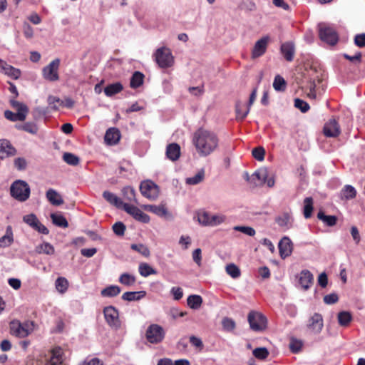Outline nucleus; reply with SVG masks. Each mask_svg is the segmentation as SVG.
Masks as SVG:
<instances>
[{
    "mask_svg": "<svg viewBox=\"0 0 365 365\" xmlns=\"http://www.w3.org/2000/svg\"><path fill=\"white\" fill-rule=\"evenodd\" d=\"M155 59L158 65L162 68L171 67L174 63V58L170 50L166 47H161L156 50Z\"/></svg>",
    "mask_w": 365,
    "mask_h": 365,
    "instance_id": "39448f33",
    "label": "nucleus"
},
{
    "mask_svg": "<svg viewBox=\"0 0 365 365\" xmlns=\"http://www.w3.org/2000/svg\"><path fill=\"white\" fill-rule=\"evenodd\" d=\"M46 198L53 205H60L63 203L61 196L53 189H48L46 192Z\"/></svg>",
    "mask_w": 365,
    "mask_h": 365,
    "instance_id": "a878e982",
    "label": "nucleus"
},
{
    "mask_svg": "<svg viewBox=\"0 0 365 365\" xmlns=\"http://www.w3.org/2000/svg\"><path fill=\"white\" fill-rule=\"evenodd\" d=\"M36 252L51 255L54 254V247L48 242H43L36 247Z\"/></svg>",
    "mask_w": 365,
    "mask_h": 365,
    "instance_id": "c03bdc74",
    "label": "nucleus"
},
{
    "mask_svg": "<svg viewBox=\"0 0 365 365\" xmlns=\"http://www.w3.org/2000/svg\"><path fill=\"white\" fill-rule=\"evenodd\" d=\"M31 189L29 184L22 180H16L10 187L11 197L19 202H25L29 198Z\"/></svg>",
    "mask_w": 365,
    "mask_h": 365,
    "instance_id": "f03ea898",
    "label": "nucleus"
},
{
    "mask_svg": "<svg viewBox=\"0 0 365 365\" xmlns=\"http://www.w3.org/2000/svg\"><path fill=\"white\" fill-rule=\"evenodd\" d=\"M143 78L144 75L142 73L139 71L134 72L130 79V87L133 88H138L143 84Z\"/></svg>",
    "mask_w": 365,
    "mask_h": 365,
    "instance_id": "79ce46f5",
    "label": "nucleus"
},
{
    "mask_svg": "<svg viewBox=\"0 0 365 365\" xmlns=\"http://www.w3.org/2000/svg\"><path fill=\"white\" fill-rule=\"evenodd\" d=\"M16 148L6 139L0 140V158L4 160L6 158L15 155Z\"/></svg>",
    "mask_w": 365,
    "mask_h": 365,
    "instance_id": "dca6fc26",
    "label": "nucleus"
},
{
    "mask_svg": "<svg viewBox=\"0 0 365 365\" xmlns=\"http://www.w3.org/2000/svg\"><path fill=\"white\" fill-rule=\"evenodd\" d=\"M341 194L342 199H345L346 200H351L356 197V190L353 186L346 185L341 190Z\"/></svg>",
    "mask_w": 365,
    "mask_h": 365,
    "instance_id": "58836bf2",
    "label": "nucleus"
},
{
    "mask_svg": "<svg viewBox=\"0 0 365 365\" xmlns=\"http://www.w3.org/2000/svg\"><path fill=\"white\" fill-rule=\"evenodd\" d=\"M247 175V181L255 186L262 185L266 182L268 178V172L266 168H260L256 170L251 176Z\"/></svg>",
    "mask_w": 365,
    "mask_h": 365,
    "instance_id": "ddd939ff",
    "label": "nucleus"
},
{
    "mask_svg": "<svg viewBox=\"0 0 365 365\" xmlns=\"http://www.w3.org/2000/svg\"><path fill=\"white\" fill-rule=\"evenodd\" d=\"M281 52L287 61H292L295 53L294 44L288 41L282 43L280 48Z\"/></svg>",
    "mask_w": 365,
    "mask_h": 365,
    "instance_id": "aec40b11",
    "label": "nucleus"
},
{
    "mask_svg": "<svg viewBox=\"0 0 365 365\" xmlns=\"http://www.w3.org/2000/svg\"><path fill=\"white\" fill-rule=\"evenodd\" d=\"M313 209V198L312 197H306L304 200L303 209V215L306 219H309L312 217Z\"/></svg>",
    "mask_w": 365,
    "mask_h": 365,
    "instance_id": "72a5a7b5",
    "label": "nucleus"
},
{
    "mask_svg": "<svg viewBox=\"0 0 365 365\" xmlns=\"http://www.w3.org/2000/svg\"><path fill=\"white\" fill-rule=\"evenodd\" d=\"M10 104L11 107L16 110L17 113H21V115H24L25 120L29 113L28 106L26 104L19 102L14 99L10 100Z\"/></svg>",
    "mask_w": 365,
    "mask_h": 365,
    "instance_id": "7c9ffc66",
    "label": "nucleus"
},
{
    "mask_svg": "<svg viewBox=\"0 0 365 365\" xmlns=\"http://www.w3.org/2000/svg\"><path fill=\"white\" fill-rule=\"evenodd\" d=\"M204 178L205 171L203 169H202L193 177L187 178L186 179V183L188 185H197L201 182L203 180Z\"/></svg>",
    "mask_w": 365,
    "mask_h": 365,
    "instance_id": "de8ad7c7",
    "label": "nucleus"
},
{
    "mask_svg": "<svg viewBox=\"0 0 365 365\" xmlns=\"http://www.w3.org/2000/svg\"><path fill=\"white\" fill-rule=\"evenodd\" d=\"M123 210L139 222L148 223L150 221V217L136 206L126 203L124 205Z\"/></svg>",
    "mask_w": 365,
    "mask_h": 365,
    "instance_id": "f8f14e48",
    "label": "nucleus"
},
{
    "mask_svg": "<svg viewBox=\"0 0 365 365\" xmlns=\"http://www.w3.org/2000/svg\"><path fill=\"white\" fill-rule=\"evenodd\" d=\"M292 244L290 239L284 237L279 242V252L282 258L284 259L292 254Z\"/></svg>",
    "mask_w": 365,
    "mask_h": 365,
    "instance_id": "f3484780",
    "label": "nucleus"
},
{
    "mask_svg": "<svg viewBox=\"0 0 365 365\" xmlns=\"http://www.w3.org/2000/svg\"><path fill=\"white\" fill-rule=\"evenodd\" d=\"M302 345V342L300 340L292 339L291 342L289 344V349L292 352L297 353L301 350Z\"/></svg>",
    "mask_w": 365,
    "mask_h": 365,
    "instance_id": "e2e57ef3",
    "label": "nucleus"
},
{
    "mask_svg": "<svg viewBox=\"0 0 365 365\" xmlns=\"http://www.w3.org/2000/svg\"><path fill=\"white\" fill-rule=\"evenodd\" d=\"M123 90V86L120 83L117 82L107 86L104 88V93L107 96H112L120 93Z\"/></svg>",
    "mask_w": 365,
    "mask_h": 365,
    "instance_id": "c9c22d12",
    "label": "nucleus"
},
{
    "mask_svg": "<svg viewBox=\"0 0 365 365\" xmlns=\"http://www.w3.org/2000/svg\"><path fill=\"white\" fill-rule=\"evenodd\" d=\"M233 230L241 232L248 236H254L256 233L255 229L249 226H235Z\"/></svg>",
    "mask_w": 365,
    "mask_h": 365,
    "instance_id": "6e6d98bb",
    "label": "nucleus"
},
{
    "mask_svg": "<svg viewBox=\"0 0 365 365\" xmlns=\"http://www.w3.org/2000/svg\"><path fill=\"white\" fill-rule=\"evenodd\" d=\"M307 327L309 331L314 334H319L321 333L324 327L322 315L319 313H314L309 318Z\"/></svg>",
    "mask_w": 365,
    "mask_h": 365,
    "instance_id": "9b49d317",
    "label": "nucleus"
},
{
    "mask_svg": "<svg viewBox=\"0 0 365 365\" xmlns=\"http://www.w3.org/2000/svg\"><path fill=\"white\" fill-rule=\"evenodd\" d=\"M197 220L200 224L202 225H211V216L206 212H203L202 214H199L197 216Z\"/></svg>",
    "mask_w": 365,
    "mask_h": 365,
    "instance_id": "0e129e2a",
    "label": "nucleus"
},
{
    "mask_svg": "<svg viewBox=\"0 0 365 365\" xmlns=\"http://www.w3.org/2000/svg\"><path fill=\"white\" fill-rule=\"evenodd\" d=\"M51 218L53 223L58 227L66 228L68 226L66 219L61 214L52 213Z\"/></svg>",
    "mask_w": 365,
    "mask_h": 365,
    "instance_id": "ea45409f",
    "label": "nucleus"
},
{
    "mask_svg": "<svg viewBox=\"0 0 365 365\" xmlns=\"http://www.w3.org/2000/svg\"><path fill=\"white\" fill-rule=\"evenodd\" d=\"M14 241L13 232L11 226H8L6 233L0 237V247H6L11 245Z\"/></svg>",
    "mask_w": 365,
    "mask_h": 365,
    "instance_id": "c756f323",
    "label": "nucleus"
},
{
    "mask_svg": "<svg viewBox=\"0 0 365 365\" xmlns=\"http://www.w3.org/2000/svg\"><path fill=\"white\" fill-rule=\"evenodd\" d=\"M187 303L191 309H197L202 304V298L200 295H190L187 299Z\"/></svg>",
    "mask_w": 365,
    "mask_h": 365,
    "instance_id": "f704fd0d",
    "label": "nucleus"
},
{
    "mask_svg": "<svg viewBox=\"0 0 365 365\" xmlns=\"http://www.w3.org/2000/svg\"><path fill=\"white\" fill-rule=\"evenodd\" d=\"M265 150L263 147H257L252 150L253 157L258 161H262L264 158Z\"/></svg>",
    "mask_w": 365,
    "mask_h": 365,
    "instance_id": "680f3d73",
    "label": "nucleus"
},
{
    "mask_svg": "<svg viewBox=\"0 0 365 365\" xmlns=\"http://www.w3.org/2000/svg\"><path fill=\"white\" fill-rule=\"evenodd\" d=\"M223 329L226 331H232L235 328V322L233 319L228 317H224L222 320Z\"/></svg>",
    "mask_w": 365,
    "mask_h": 365,
    "instance_id": "13d9d810",
    "label": "nucleus"
},
{
    "mask_svg": "<svg viewBox=\"0 0 365 365\" xmlns=\"http://www.w3.org/2000/svg\"><path fill=\"white\" fill-rule=\"evenodd\" d=\"M0 63H4L6 67H3V70L6 74L11 76L14 78H18L20 76L21 72L19 69L14 68L13 66L8 65L4 61L0 60Z\"/></svg>",
    "mask_w": 365,
    "mask_h": 365,
    "instance_id": "49530a36",
    "label": "nucleus"
},
{
    "mask_svg": "<svg viewBox=\"0 0 365 365\" xmlns=\"http://www.w3.org/2000/svg\"><path fill=\"white\" fill-rule=\"evenodd\" d=\"M318 26L319 37L322 41L331 46L335 45L338 42V34L332 27L325 24H319Z\"/></svg>",
    "mask_w": 365,
    "mask_h": 365,
    "instance_id": "423d86ee",
    "label": "nucleus"
},
{
    "mask_svg": "<svg viewBox=\"0 0 365 365\" xmlns=\"http://www.w3.org/2000/svg\"><path fill=\"white\" fill-rule=\"evenodd\" d=\"M247 319L253 331H262L267 327V318L261 313L252 311L249 313Z\"/></svg>",
    "mask_w": 365,
    "mask_h": 365,
    "instance_id": "0eeeda50",
    "label": "nucleus"
},
{
    "mask_svg": "<svg viewBox=\"0 0 365 365\" xmlns=\"http://www.w3.org/2000/svg\"><path fill=\"white\" fill-rule=\"evenodd\" d=\"M143 209L151 212L159 217H166L169 215V212L164 205H145L143 206Z\"/></svg>",
    "mask_w": 365,
    "mask_h": 365,
    "instance_id": "412c9836",
    "label": "nucleus"
},
{
    "mask_svg": "<svg viewBox=\"0 0 365 365\" xmlns=\"http://www.w3.org/2000/svg\"><path fill=\"white\" fill-rule=\"evenodd\" d=\"M226 272L233 279H237L240 276V269L233 263L229 264L225 267Z\"/></svg>",
    "mask_w": 365,
    "mask_h": 365,
    "instance_id": "09e8293b",
    "label": "nucleus"
},
{
    "mask_svg": "<svg viewBox=\"0 0 365 365\" xmlns=\"http://www.w3.org/2000/svg\"><path fill=\"white\" fill-rule=\"evenodd\" d=\"M250 108L247 105L241 103L237 102L235 111L237 115V120H243L246 118L250 112Z\"/></svg>",
    "mask_w": 365,
    "mask_h": 365,
    "instance_id": "c85d7f7f",
    "label": "nucleus"
},
{
    "mask_svg": "<svg viewBox=\"0 0 365 365\" xmlns=\"http://www.w3.org/2000/svg\"><path fill=\"white\" fill-rule=\"evenodd\" d=\"M130 248L145 257H148L150 255V250L143 244H132Z\"/></svg>",
    "mask_w": 365,
    "mask_h": 365,
    "instance_id": "a18cd8bd",
    "label": "nucleus"
},
{
    "mask_svg": "<svg viewBox=\"0 0 365 365\" xmlns=\"http://www.w3.org/2000/svg\"><path fill=\"white\" fill-rule=\"evenodd\" d=\"M60 66V59L53 60L48 65L43 68L42 73L43 78L49 81H56L59 79L58 68Z\"/></svg>",
    "mask_w": 365,
    "mask_h": 365,
    "instance_id": "9d476101",
    "label": "nucleus"
},
{
    "mask_svg": "<svg viewBox=\"0 0 365 365\" xmlns=\"http://www.w3.org/2000/svg\"><path fill=\"white\" fill-rule=\"evenodd\" d=\"M269 41V37L265 36L256 41L252 50V58H257L266 52Z\"/></svg>",
    "mask_w": 365,
    "mask_h": 365,
    "instance_id": "4468645a",
    "label": "nucleus"
},
{
    "mask_svg": "<svg viewBox=\"0 0 365 365\" xmlns=\"http://www.w3.org/2000/svg\"><path fill=\"white\" fill-rule=\"evenodd\" d=\"M113 231L118 236L124 235L125 231V226L121 222H117L113 225Z\"/></svg>",
    "mask_w": 365,
    "mask_h": 365,
    "instance_id": "052dcab7",
    "label": "nucleus"
},
{
    "mask_svg": "<svg viewBox=\"0 0 365 365\" xmlns=\"http://www.w3.org/2000/svg\"><path fill=\"white\" fill-rule=\"evenodd\" d=\"M4 117L11 120V121H13V122H16V121H24V115H21V113H14L11 110H5L4 112Z\"/></svg>",
    "mask_w": 365,
    "mask_h": 365,
    "instance_id": "3c124183",
    "label": "nucleus"
},
{
    "mask_svg": "<svg viewBox=\"0 0 365 365\" xmlns=\"http://www.w3.org/2000/svg\"><path fill=\"white\" fill-rule=\"evenodd\" d=\"M63 351L61 348H56L51 352V356L49 359V365H60L63 363Z\"/></svg>",
    "mask_w": 365,
    "mask_h": 365,
    "instance_id": "bb28decb",
    "label": "nucleus"
},
{
    "mask_svg": "<svg viewBox=\"0 0 365 365\" xmlns=\"http://www.w3.org/2000/svg\"><path fill=\"white\" fill-rule=\"evenodd\" d=\"M338 323L341 327H347L352 320V315L349 312L342 311L338 313Z\"/></svg>",
    "mask_w": 365,
    "mask_h": 365,
    "instance_id": "2f4dec72",
    "label": "nucleus"
},
{
    "mask_svg": "<svg viewBox=\"0 0 365 365\" xmlns=\"http://www.w3.org/2000/svg\"><path fill=\"white\" fill-rule=\"evenodd\" d=\"M317 217L324 222L327 226H334L336 225L337 218L334 215H326L322 211L317 214Z\"/></svg>",
    "mask_w": 365,
    "mask_h": 365,
    "instance_id": "a19ab883",
    "label": "nucleus"
},
{
    "mask_svg": "<svg viewBox=\"0 0 365 365\" xmlns=\"http://www.w3.org/2000/svg\"><path fill=\"white\" fill-rule=\"evenodd\" d=\"M253 355L259 359H265L269 356V351L265 347H259L253 350Z\"/></svg>",
    "mask_w": 365,
    "mask_h": 365,
    "instance_id": "5fc2aeb1",
    "label": "nucleus"
},
{
    "mask_svg": "<svg viewBox=\"0 0 365 365\" xmlns=\"http://www.w3.org/2000/svg\"><path fill=\"white\" fill-rule=\"evenodd\" d=\"M16 128L19 130H22L33 135L36 134L38 130L36 124L31 122H27L23 125H16Z\"/></svg>",
    "mask_w": 365,
    "mask_h": 365,
    "instance_id": "37998d69",
    "label": "nucleus"
},
{
    "mask_svg": "<svg viewBox=\"0 0 365 365\" xmlns=\"http://www.w3.org/2000/svg\"><path fill=\"white\" fill-rule=\"evenodd\" d=\"M324 134L327 137L335 138L340 134L341 130L338 122L332 118L329 120L324 126Z\"/></svg>",
    "mask_w": 365,
    "mask_h": 365,
    "instance_id": "2eb2a0df",
    "label": "nucleus"
},
{
    "mask_svg": "<svg viewBox=\"0 0 365 365\" xmlns=\"http://www.w3.org/2000/svg\"><path fill=\"white\" fill-rule=\"evenodd\" d=\"M138 271L140 274L144 277H147L151 274H157V271L150 264L145 262H143L139 264Z\"/></svg>",
    "mask_w": 365,
    "mask_h": 365,
    "instance_id": "e433bc0d",
    "label": "nucleus"
},
{
    "mask_svg": "<svg viewBox=\"0 0 365 365\" xmlns=\"http://www.w3.org/2000/svg\"><path fill=\"white\" fill-rule=\"evenodd\" d=\"M165 337V331L163 327L158 324L149 325L145 331V339L152 344L161 343Z\"/></svg>",
    "mask_w": 365,
    "mask_h": 365,
    "instance_id": "7ed1b4c3",
    "label": "nucleus"
},
{
    "mask_svg": "<svg viewBox=\"0 0 365 365\" xmlns=\"http://www.w3.org/2000/svg\"><path fill=\"white\" fill-rule=\"evenodd\" d=\"M23 221L34 228L39 220L34 214H29L24 216Z\"/></svg>",
    "mask_w": 365,
    "mask_h": 365,
    "instance_id": "bf43d9fd",
    "label": "nucleus"
},
{
    "mask_svg": "<svg viewBox=\"0 0 365 365\" xmlns=\"http://www.w3.org/2000/svg\"><path fill=\"white\" fill-rule=\"evenodd\" d=\"M313 280V274L307 269L302 270L299 274V284L304 290H307L310 287Z\"/></svg>",
    "mask_w": 365,
    "mask_h": 365,
    "instance_id": "a211bd4d",
    "label": "nucleus"
},
{
    "mask_svg": "<svg viewBox=\"0 0 365 365\" xmlns=\"http://www.w3.org/2000/svg\"><path fill=\"white\" fill-rule=\"evenodd\" d=\"M122 194L123 198L128 202H133L138 204L137 199L135 197V191L133 187L127 186L122 189Z\"/></svg>",
    "mask_w": 365,
    "mask_h": 365,
    "instance_id": "473e14b6",
    "label": "nucleus"
},
{
    "mask_svg": "<svg viewBox=\"0 0 365 365\" xmlns=\"http://www.w3.org/2000/svg\"><path fill=\"white\" fill-rule=\"evenodd\" d=\"M103 314L107 324L113 329H118L120 327L118 310L113 306H108L103 309Z\"/></svg>",
    "mask_w": 365,
    "mask_h": 365,
    "instance_id": "1a4fd4ad",
    "label": "nucleus"
},
{
    "mask_svg": "<svg viewBox=\"0 0 365 365\" xmlns=\"http://www.w3.org/2000/svg\"><path fill=\"white\" fill-rule=\"evenodd\" d=\"M273 87L277 91H284L286 88V82L284 79L280 76H275L273 82Z\"/></svg>",
    "mask_w": 365,
    "mask_h": 365,
    "instance_id": "603ef678",
    "label": "nucleus"
},
{
    "mask_svg": "<svg viewBox=\"0 0 365 365\" xmlns=\"http://www.w3.org/2000/svg\"><path fill=\"white\" fill-rule=\"evenodd\" d=\"M33 325L32 322L21 323L18 320H13L9 324L10 332L16 337L24 338L33 331Z\"/></svg>",
    "mask_w": 365,
    "mask_h": 365,
    "instance_id": "20e7f679",
    "label": "nucleus"
},
{
    "mask_svg": "<svg viewBox=\"0 0 365 365\" xmlns=\"http://www.w3.org/2000/svg\"><path fill=\"white\" fill-rule=\"evenodd\" d=\"M192 143L199 155L206 157L217 148L219 139L215 133L200 128L193 134Z\"/></svg>",
    "mask_w": 365,
    "mask_h": 365,
    "instance_id": "f257e3e1",
    "label": "nucleus"
},
{
    "mask_svg": "<svg viewBox=\"0 0 365 365\" xmlns=\"http://www.w3.org/2000/svg\"><path fill=\"white\" fill-rule=\"evenodd\" d=\"M103 198L110 204L115 206L117 208H124V203L117 195L109 192L104 191L103 192Z\"/></svg>",
    "mask_w": 365,
    "mask_h": 365,
    "instance_id": "5701e85b",
    "label": "nucleus"
},
{
    "mask_svg": "<svg viewBox=\"0 0 365 365\" xmlns=\"http://www.w3.org/2000/svg\"><path fill=\"white\" fill-rule=\"evenodd\" d=\"M120 138V133L118 128H109L104 137V140L106 144L109 145H115L118 143Z\"/></svg>",
    "mask_w": 365,
    "mask_h": 365,
    "instance_id": "6ab92c4d",
    "label": "nucleus"
},
{
    "mask_svg": "<svg viewBox=\"0 0 365 365\" xmlns=\"http://www.w3.org/2000/svg\"><path fill=\"white\" fill-rule=\"evenodd\" d=\"M56 289L61 292L64 293L68 287V282L64 277H58L55 282Z\"/></svg>",
    "mask_w": 365,
    "mask_h": 365,
    "instance_id": "8fccbe9b",
    "label": "nucleus"
},
{
    "mask_svg": "<svg viewBox=\"0 0 365 365\" xmlns=\"http://www.w3.org/2000/svg\"><path fill=\"white\" fill-rule=\"evenodd\" d=\"M63 160L70 165L74 166L79 163L78 157L71 153H65L63 155Z\"/></svg>",
    "mask_w": 365,
    "mask_h": 365,
    "instance_id": "864d4df0",
    "label": "nucleus"
},
{
    "mask_svg": "<svg viewBox=\"0 0 365 365\" xmlns=\"http://www.w3.org/2000/svg\"><path fill=\"white\" fill-rule=\"evenodd\" d=\"M294 106L302 113L307 112L310 108L309 105L306 101L299 98H296L294 100Z\"/></svg>",
    "mask_w": 365,
    "mask_h": 365,
    "instance_id": "4d7b16f0",
    "label": "nucleus"
},
{
    "mask_svg": "<svg viewBox=\"0 0 365 365\" xmlns=\"http://www.w3.org/2000/svg\"><path fill=\"white\" fill-rule=\"evenodd\" d=\"M15 168L18 170H24L27 167V162L24 158H17L14 162Z\"/></svg>",
    "mask_w": 365,
    "mask_h": 365,
    "instance_id": "69168bd1",
    "label": "nucleus"
},
{
    "mask_svg": "<svg viewBox=\"0 0 365 365\" xmlns=\"http://www.w3.org/2000/svg\"><path fill=\"white\" fill-rule=\"evenodd\" d=\"M354 43L358 47H365V33L356 35L354 37Z\"/></svg>",
    "mask_w": 365,
    "mask_h": 365,
    "instance_id": "338daca9",
    "label": "nucleus"
},
{
    "mask_svg": "<svg viewBox=\"0 0 365 365\" xmlns=\"http://www.w3.org/2000/svg\"><path fill=\"white\" fill-rule=\"evenodd\" d=\"M146 295L145 291L126 292L123 294L121 298L124 301L133 302L139 301Z\"/></svg>",
    "mask_w": 365,
    "mask_h": 365,
    "instance_id": "393cba45",
    "label": "nucleus"
},
{
    "mask_svg": "<svg viewBox=\"0 0 365 365\" xmlns=\"http://www.w3.org/2000/svg\"><path fill=\"white\" fill-rule=\"evenodd\" d=\"M180 155V147L177 143L169 144L166 148V156L172 161L177 160Z\"/></svg>",
    "mask_w": 365,
    "mask_h": 365,
    "instance_id": "4be33fe9",
    "label": "nucleus"
},
{
    "mask_svg": "<svg viewBox=\"0 0 365 365\" xmlns=\"http://www.w3.org/2000/svg\"><path fill=\"white\" fill-rule=\"evenodd\" d=\"M103 363L98 358H92V359H86L84 361H83L79 365H103Z\"/></svg>",
    "mask_w": 365,
    "mask_h": 365,
    "instance_id": "774afa93",
    "label": "nucleus"
},
{
    "mask_svg": "<svg viewBox=\"0 0 365 365\" xmlns=\"http://www.w3.org/2000/svg\"><path fill=\"white\" fill-rule=\"evenodd\" d=\"M140 190L146 198L155 200L159 195V187L151 180H145L140 183Z\"/></svg>",
    "mask_w": 365,
    "mask_h": 365,
    "instance_id": "6e6552de",
    "label": "nucleus"
},
{
    "mask_svg": "<svg viewBox=\"0 0 365 365\" xmlns=\"http://www.w3.org/2000/svg\"><path fill=\"white\" fill-rule=\"evenodd\" d=\"M118 281L125 286L130 287L135 283L136 278L134 275L125 272L120 275Z\"/></svg>",
    "mask_w": 365,
    "mask_h": 365,
    "instance_id": "4c0bfd02",
    "label": "nucleus"
},
{
    "mask_svg": "<svg viewBox=\"0 0 365 365\" xmlns=\"http://www.w3.org/2000/svg\"><path fill=\"white\" fill-rule=\"evenodd\" d=\"M275 222L279 227L287 230L292 227L293 218L290 214L284 212L282 215L276 217Z\"/></svg>",
    "mask_w": 365,
    "mask_h": 365,
    "instance_id": "b1692460",
    "label": "nucleus"
},
{
    "mask_svg": "<svg viewBox=\"0 0 365 365\" xmlns=\"http://www.w3.org/2000/svg\"><path fill=\"white\" fill-rule=\"evenodd\" d=\"M121 292L120 287L117 285H110L101 291V294L103 297H114L118 296Z\"/></svg>",
    "mask_w": 365,
    "mask_h": 365,
    "instance_id": "cd10ccee",
    "label": "nucleus"
}]
</instances>
